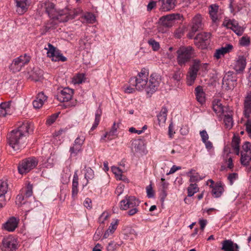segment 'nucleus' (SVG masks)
I'll return each mask as SVG.
<instances>
[{"label":"nucleus","mask_w":251,"mask_h":251,"mask_svg":"<svg viewBox=\"0 0 251 251\" xmlns=\"http://www.w3.org/2000/svg\"><path fill=\"white\" fill-rule=\"evenodd\" d=\"M236 75L232 72H227L223 78V88L226 90H232L236 86Z\"/></svg>","instance_id":"7"},{"label":"nucleus","mask_w":251,"mask_h":251,"mask_svg":"<svg viewBox=\"0 0 251 251\" xmlns=\"http://www.w3.org/2000/svg\"><path fill=\"white\" fill-rule=\"evenodd\" d=\"M25 198H28L32 196L33 194V186L30 183H28L25 188Z\"/></svg>","instance_id":"46"},{"label":"nucleus","mask_w":251,"mask_h":251,"mask_svg":"<svg viewBox=\"0 0 251 251\" xmlns=\"http://www.w3.org/2000/svg\"><path fill=\"white\" fill-rule=\"evenodd\" d=\"M118 127V125L116 124V123L114 122L109 132H107L109 134V140H111L117 137V132Z\"/></svg>","instance_id":"40"},{"label":"nucleus","mask_w":251,"mask_h":251,"mask_svg":"<svg viewBox=\"0 0 251 251\" xmlns=\"http://www.w3.org/2000/svg\"><path fill=\"white\" fill-rule=\"evenodd\" d=\"M125 186L124 184H120L117 186L115 190V194L118 196L121 195L124 192Z\"/></svg>","instance_id":"54"},{"label":"nucleus","mask_w":251,"mask_h":251,"mask_svg":"<svg viewBox=\"0 0 251 251\" xmlns=\"http://www.w3.org/2000/svg\"><path fill=\"white\" fill-rule=\"evenodd\" d=\"M82 18L85 20L86 23L88 24H93L96 21V17L95 15L90 12L85 13L82 16Z\"/></svg>","instance_id":"43"},{"label":"nucleus","mask_w":251,"mask_h":251,"mask_svg":"<svg viewBox=\"0 0 251 251\" xmlns=\"http://www.w3.org/2000/svg\"><path fill=\"white\" fill-rule=\"evenodd\" d=\"M246 66V59L243 55H239L234 60L233 69L237 73H239L244 71Z\"/></svg>","instance_id":"19"},{"label":"nucleus","mask_w":251,"mask_h":251,"mask_svg":"<svg viewBox=\"0 0 251 251\" xmlns=\"http://www.w3.org/2000/svg\"><path fill=\"white\" fill-rule=\"evenodd\" d=\"M182 74L180 71H176L173 75V78L177 81L180 80L181 78Z\"/></svg>","instance_id":"62"},{"label":"nucleus","mask_w":251,"mask_h":251,"mask_svg":"<svg viewBox=\"0 0 251 251\" xmlns=\"http://www.w3.org/2000/svg\"><path fill=\"white\" fill-rule=\"evenodd\" d=\"M17 249L18 241L16 238L8 236L3 239L0 246L2 251H16Z\"/></svg>","instance_id":"9"},{"label":"nucleus","mask_w":251,"mask_h":251,"mask_svg":"<svg viewBox=\"0 0 251 251\" xmlns=\"http://www.w3.org/2000/svg\"><path fill=\"white\" fill-rule=\"evenodd\" d=\"M47 99L48 97L45 95L44 92L39 93L36 96V99L32 102L33 107L36 109L41 108L45 102L47 101Z\"/></svg>","instance_id":"22"},{"label":"nucleus","mask_w":251,"mask_h":251,"mask_svg":"<svg viewBox=\"0 0 251 251\" xmlns=\"http://www.w3.org/2000/svg\"><path fill=\"white\" fill-rule=\"evenodd\" d=\"M200 61L198 59H194L193 64L189 69L187 75V83L188 85H192L196 80L198 72L200 70Z\"/></svg>","instance_id":"10"},{"label":"nucleus","mask_w":251,"mask_h":251,"mask_svg":"<svg viewBox=\"0 0 251 251\" xmlns=\"http://www.w3.org/2000/svg\"><path fill=\"white\" fill-rule=\"evenodd\" d=\"M222 51L223 52L224 54L225 55L226 53H229L231 52L233 49V46L230 44H226L225 47H223L220 48Z\"/></svg>","instance_id":"49"},{"label":"nucleus","mask_w":251,"mask_h":251,"mask_svg":"<svg viewBox=\"0 0 251 251\" xmlns=\"http://www.w3.org/2000/svg\"><path fill=\"white\" fill-rule=\"evenodd\" d=\"M195 94L197 100L200 103L202 104L205 101V93L201 86H199L196 88Z\"/></svg>","instance_id":"35"},{"label":"nucleus","mask_w":251,"mask_h":251,"mask_svg":"<svg viewBox=\"0 0 251 251\" xmlns=\"http://www.w3.org/2000/svg\"><path fill=\"white\" fill-rule=\"evenodd\" d=\"M118 224V220H117L112 222L110 224V225L109 226L108 229L106 231H105V232L103 234V237L104 238H107L108 237H109L110 235H111L116 230Z\"/></svg>","instance_id":"33"},{"label":"nucleus","mask_w":251,"mask_h":251,"mask_svg":"<svg viewBox=\"0 0 251 251\" xmlns=\"http://www.w3.org/2000/svg\"><path fill=\"white\" fill-rule=\"evenodd\" d=\"M111 170L113 173L117 176H121L122 172L121 169L117 167H112Z\"/></svg>","instance_id":"60"},{"label":"nucleus","mask_w":251,"mask_h":251,"mask_svg":"<svg viewBox=\"0 0 251 251\" xmlns=\"http://www.w3.org/2000/svg\"><path fill=\"white\" fill-rule=\"evenodd\" d=\"M251 38L248 36H244L239 41V44L242 47H248L250 45Z\"/></svg>","instance_id":"45"},{"label":"nucleus","mask_w":251,"mask_h":251,"mask_svg":"<svg viewBox=\"0 0 251 251\" xmlns=\"http://www.w3.org/2000/svg\"><path fill=\"white\" fill-rule=\"evenodd\" d=\"M82 148L78 145H76L75 144L73 145L72 147H70L69 151L70 152V156L74 157L77 155V154L81 152Z\"/></svg>","instance_id":"42"},{"label":"nucleus","mask_w":251,"mask_h":251,"mask_svg":"<svg viewBox=\"0 0 251 251\" xmlns=\"http://www.w3.org/2000/svg\"><path fill=\"white\" fill-rule=\"evenodd\" d=\"M177 0H158L160 10L164 12L170 11L175 8Z\"/></svg>","instance_id":"18"},{"label":"nucleus","mask_w":251,"mask_h":251,"mask_svg":"<svg viewBox=\"0 0 251 251\" xmlns=\"http://www.w3.org/2000/svg\"><path fill=\"white\" fill-rule=\"evenodd\" d=\"M85 141V138L83 136H78L75 140L74 144L78 145L82 148V145L83 144Z\"/></svg>","instance_id":"51"},{"label":"nucleus","mask_w":251,"mask_h":251,"mask_svg":"<svg viewBox=\"0 0 251 251\" xmlns=\"http://www.w3.org/2000/svg\"><path fill=\"white\" fill-rule=\"evenodd\" d=\"M240 138L238 136L234 135L231 142V147L234 152L237 155L240 154Z\"/></svg>","instance_id":"30"},{"label":"nucleus","mask_w":251,"mask_h":251,"mask_svg":"<svg viewBox=\"0 0 251 251\" xmlns=\"http://www.w3.org/2000/svg\"><path fill=\"white\" fill-rule=\"evenodd\" d=\"M211 188L212 189V195L215 198L220 197L224 191V186L221 182H217L214 186Z\"/></svg>","instance_id":"25"},{"label":"nucleus","mask_w":251,"mask_h":251,"mask_svg":"<svg viewBox=\"0 0 251 251\" xmlns=\"http://www.w3.org/2000/svg\"><path fill=\"white\" fill-rule=\"evenodd\" d=\"M20 219L14 216L9 218L2 225V228L8 232H13L18 227Z\"/></svg>","instance_id":"15"},{"label":"nucleus","mask_w":251,"mask_h":251,"mask_svg":"<svg viewBox=\"0 0 251 251\" xmlns=\"http://www.w3.org/2000/svg\"><path fill=\"white\" fill-rule=\"evenodd\" d=\"M33 131V125L24 122L17 129L13 130L8 135L9 145L15 151H19L26 146L25 136Z\"/></svg>","instance_id":"2"},{"label":"nucleus","mask_w":251,"mask_h":251,"mask_svg":"<svg viewBox=\"0 0 251 251\" xmlns=\"http://www.w3.org/2000/svg\"><path fill=\"white\" fill-rule=\"evenodd\" d=\"M211 34L209 32H201L195 38V45L201 49H206L210 43Z\"/></svg>","instance_id":"12"},{"label":"nucleus","mask_w":251,"mask_h":251,"mask_svg":"<svg viewBox=\"0 0 251 251\" xmlns=\"http://www.w3.org/2000/svg\"><path fill=\"white\" fill-rule=\"evenodd\" d=\"M156 6V2L151 0L147 5V11H151Z\"/></svg>","instance_id":"59"},{"label":"nucleus","mask_w":251,"mask_h":251,"mask_svg":"<svg viewBox=\"0 0 251 251\" xmlns=\"http://www.w3.org/2000/svg\"><path fill=\"white\" fill-rule=\"evenodd\" d=\"M168 109L166 107L163 106L160 112L157 115L158 123L159 126L163 125L166 121Z\"/></svg>","instance_id":"29"},{"label":"nucleus","mask_w":251,"mask_h":251,"mask_svg":"<svg viewBox=\"0 0 251 251\" xmlns=\"http://www.w3.org/2000/svg\"><path fill=\"white\" fill-rule=\"evenodd\" d=\"M200 135L201 138V140L202 142H205L206 141L208 140L209 139V136L205 130H203L201 131H200Z\"/></svg>","instance_id":"56"},{"label":"nucleus","mask_w":251,"mask_h":251,"mask_svg":"<svg viewBox=\"0 0 251 251\" xmlns=\"http://www.w3.org/2000/svg\"><path fill=\"white\" fill-rule=\"evenodd\" d=\"M244 113L247 117H249L251 113V92L248 93L244 101Z\"/></svg>","instance_id":"28"},{"label":"nucleus","mask_w":251,"mask_h":251,"mask_svg":"<svg viewBox=\"0 0 251 251\" xmlns=\"http://www.w3.org/2000/svg\"><path fill=\"white\" fill-rule=\"evenodd\" d=\"M16 7V12L19 15H23L28 10L31 0H14Z\"/></svg>","instance_id":"16"},{"label":"nucleus","mask_w":251,"mask_h":251,"mask_svg":"<svg viewBox=\"0 0 251 251\" xmlns=\"http://www.w3.org/2000/svg\"><path fill=\"white\" fill-rule=\"evenodd\" d=\"M251 161V154H241L240 162L242 165L247 167Z\"/></svg>","instance_id":"41"},{"label":"nucleus","mask_w":251,"mask_h":251,"mask_svg":"<svg viewBox=\"0 0 251 251\" xmlns=\"http://www.w3.org/2000/svg\"><path fill=\"white\" fill-rule=\"evenodd\" d=\"M194 50L191 46H181L176 51L177 62L179 66L185 65L192 58Z\"/></svg>","instance_id":"4"},{"label":"nucleus","mask_w":251,"mask_h":251,"mask_svg":"<svg viewBox=\"0 0 251 251\" xmlns=\"http://www.w3.org/2000/svg\"><path fill=\"white\" fill-rule=\"evenodd\" d=\"M30 59L31 57L27 53L21 55L13 60L9 68L13 73L18 72L29 62Z\"/></svg>","instance_id":"5"},{"label":"nucleus","mask_w":251,"mask_h":251,"mask_svg":"<svg viewBox=\"0 0 251 251\" xmlns=\"http://www.w3.org/2000/svg\"><path fill=\"white\" fill-rule=\"evenodd\" d=\"M223 25L232 29L238 36H241L245 30V28L240 26L238 22L235 20L225 19Z\"/></svg>","instance_id":"14"},{"label":"nucleus","mask_w":251,"mask_h":251,"mask_svg":"<svg viewBox=\"0 0 251 251\" xmlns=\"http://www.w3.org/2000/svg\"><path fill=\"white\" fill-rule=\"evenodd\" d=\"M213 109L214 111L219 116L224 114V106L218 99L214 100L212 102Z\"/></svg>","instance_id":"26"},{"label":"nucleus","mask_w":251,"mask_h":251,"mask_svg":"<svg viewBox=\"0 0 251 251\" xmlns=\"http://www.w3.org/2000/svg\"><path fill=\"white\" fill-rule=\"evenodd\" d=\"M120 245L115 243L114 241H111L108 244L106 247L107 251H116L119 248Z\"/></svg>","instance_id":"48"},{"label":"nucleus","mask_w":251,"mask_h":251,"mask_svg":"<svg viewBox=\"0 0 251 251\" xmlns=\"http://www.w3.org/2000/svg\"><path fill=\"white\" fill-rule=\"evenodd\" d=\"M199 191V188L196 183H191L187 188L188 197H192Z\"/></svg>","instance_id":"39"},{"label":"nucleus","mask_w":251,"mask_h":251,"mask_svg":"<svg viewBox=\"0 0 251 251\" xmlns=\"http://www.w3.org/2000/svg\"><path fill=\"white\" fill-rule=\"evenodd\" d=\"M10 102H2L0 104V117H5L10 114Z\"/></svg>","instance_id":"32"},{"label":"nucleus","mask_w":251,"mask_h":251,"mask_svg":"<svg viewBox=\"0 0 251 251\" xmlns=\"http://www.w3.org/2000/svg\"><path fill=\"white\" fill-rule=\"evenodd\" d=\"M44 7L46 13L50 18L57 20L59 22H66L73 19L83 11L80 8L73 9L66 8L59 10L56 8L55 4L52 0H46L44 3Z\"/></svg>","instance_id":"3"},{"label":"nucleus","mask_w":251,"mask_h":251,"mask_svg":"<svg viewBox=\"0 0 251 251\" xmlns=\"http://www.w3.org/2000/svg\"><path fill=\"white\" fill-rule=\"evenodd\" d=\"M147 197L149 198H153L154 196V193L151 184H150L146 187Z\"/></svg>","instance_id":"52"},{"label":"nucleus","mask_w":251,"mask_h":251,"mask_svg":"<svg viewBox=\"0 0 251 251\" xmlns=\"http://www.w3.org/2000/svg\"><path fill=\"white\" fill-rule=\"evenodd\" d=\"M74 95V90L69 87L57 89L56 99L60 102H67L72 100Z\"/></svg>","instance_id":"13"},{"label":"nucleus","mask_w":251,"mask_h":251,"mask_svg":"<svg viewBox=\"0 0 251 251\" xmlns=\"http://www.w3.org/2000/svg\"><path fill=\"white\" fill-rule=\"evenodd\" d=\"M181 169V167L176 166V165H173L172 167L171 168L169 173H167V175H170L174 174L176 171Z\"/></svg>","instance_id":"64"},{"label":"nucleus","mask_w":251,"mask_h":251,"mask_svg":"<svg viewBox=\"0 0 251 251\" xmlns=\"http://www.w3.org/2000/svg\"><path fill=\"white\" fill-rule=\"evenodd\" d=\"M238 174L236 173L229 174L227 176V179L229 182L230 185H232L237 178H238Z\"/></svg>","instance_id":"50"},{"label":"nucleus","mask_w":251,"mask_h":251,"mask_svg":"<svg viewBox=\"0 0 251 251\" xmlns=\"http://www.w3.org/2000/svg\"><path fill=\"white\" fill-rule=\"evenodd\" d=\"M251 154V144L248 141L244 142L242 145L241 154Z\"/></svg>","instance_id":"44"},{"label":"nucleus","mask_w":251,"mask_h":251,"mask_svg":"<svg viewBox=\"0 0 251 251\" xmlns=\"http://www.w3.org/2000/svg\"><path fill=\"white\" fill-rule=\"evenodd\" d=\"M38 164V161L34 157L26 158L22 161L18 166L19 173L21 175L26 174L34 168Z\"/></svg>","instance_id":"6"},{"label":"nucleus","mask_w":251,"mask_h":251,"mask_svg":"<svg viewBox=\"0 0 251 251\" xmlns=\"http://www.w3.org/2000/svg\"><path fill=\"white\" fill-rule=\"evenodd\" d=\"M58 117L57 114H53L50 116L47 120L46 123L49 125L52 124L56 120Z\"/></svg>","instance_id":"55"},{"label":"nucleus","mask_w":251,"mask_h":251,"mask_svg":"<svg viewBox=\"0 0 251 251\" xmlns=\"http://www.w3.org/2000/svg\"><path fill=\"white\" fill-rule=\"evenodd\" d=\"M45 50H47V57L50 58L52 61H66L67 58L60 53L55 47L50 43L48 44V47H45Z\"/></svg>","instance_id":"8"},{"label":"nucleus","mask_w":251,"mask_h":251,"mask_svg":"<svg viewBox=\"0 0 251 251\" xmlns=\"http://www.w3.org/2000/svg\"><path fill=\"white\" fill-rule=\"evenodd\" d=\"M222 55H224L223 52L222 51L221 49H219L216 50L214 54V57L217 59H219L221 57Z\"/></svg>","instance_id":"61"},{"label":"nucleus","mask_w":251,"mask_h":251,"mask_svg":"<svg viewBox=\"0 0 251 251\" xmlns=\"http://www.w3.org/2000/svg\"><path fill=\"white\" fill-rule=\"evenodd\" d=\"M140 202V201L134 196L126 195L120 202L119 207L122 210H126L130 208L138 206Z\"/></svg>","instance_id":"11"},{"label":"nucleus","mask_w":251,"mask_h":251,"mask_svg":"<svg viewBox=\"0 0 251 251\" xmlns=\"http://www.w3.org/2000/svg\"><path fill=\"white\" fill-rule=\"evenodd\" d=\"M219 6L216 5H211L209 7V13L211 19L214 22L218 20L217 12Z\"/></svg>","instance_id":"37"},{"label":"nucleus","mask_w":251,"mask_h":251,"mask_svg":"<svg viewBox=\"0 0 251 251\" xmlns=\"http://www.w3.org/2000/svg\"><path fill=\"white\" fill-rule=\"evenodd\" d=\"M246 130L248 133L249 136L251 138V120L248 119L245 124Z\"/></svg>","instance_id":"53"},{"label":"nucleus","mask_w":251,"mask_h":251,"mask_svg":"<svg viewBox=\"0 0 251 251\" xmlns=\"http://www.w3.org/2000/svg\"><path fill=\"white\" fill-rule=\"evenodd\" d=\"M138 211V206H135L130 208L127 213L128 215L131 216L136 214Z\"/></svg>","instance_id":"58"},{"label":"nucleus","mask_w":251,"mask_h":251,"mask_svg":"<svg viewBox=\"0 0 251 251\" xmlns=\"http://www.w3.org/2000/svg\"><path fill=\"white\" fill-rule=\"evenodd\" d=\"M224 122L226 128L228 129L231 128L233 126V115L232 112L224 113Z\"/></svg>","instance_id":"27"},{"label":"nucleus","mask_w":251,"mask_h":251,"mask_svg":"<svg viewBox=\"0 0 251 251\" xmlns=\"http://www.w3.org/2000/svg\"><path fill=\"white\" fill-rule=\"evenodd\" d=\"M85 79L86 77L84 74L78 73L74 75L72 79V82L74 84H79L84 82Z\"/></svg>","instance_id":"38"},{"label":"nucleus","mask_w":251,"mask_h":251,"mask_svg":"<svg viewBox=\"0 0 251 251\" xmlns=\"http://www.w3.org/2000/svg\"><path fill=\"white\" fill-rule=\"evenodd\" d=\"M78 176L76 173H75L74 175L73 182H72V196L74 199H75L76 197L78 192Z\"/></svg>","instance_id":"31"},{"label":"nucleus","mask_w":251,"mask_h":251,"mask_svg":"<svg viewBox=\"0 0 251 251\" xmlns=\"http://www.w3.org/2000/svg\"><path fill=\"white\" fill-rule=\"evenodd\" d=\"M15 202L18 206H22V210L25 212H28L31 209L29 206L30 203L25 200V197L22 194H19L17 196Z\"/></svg>","instance_id":"23"},{"label":"nucleus","mask_w":251,"mask_h":251,"mask_svg":"<svg viewBox=\"0 0 251 251\" xmlns=\"http://www.w3.org/2000/svg\"><path fill=\"white\" fill-rule=\"evenodd\" d=\"M179 16V14H169L161 17L159 19V23L161 25L165 27H171L173 26L174 21Z\"/></svg>","instance_id":"17"},{"label":"nucleus","mask_w":251,"mask_h":251,"mask_svg":"<svg viewBox=\"0 0 251 251\" xmlns=\"http://www.w3.org/2000/svg\"><path fill=\"white\" fill-rule=\"evenodd\" d=\"M84 171V176L86 180L85 184H83V187L88 184L89 179H92L94 177V172L90 167L85 166Z\"/></svg>","instance_id":"36"},{"label":"nucleus","mask_w":251,"mask_h":251,"mask_svg":"<svg viewBox=\"0 0 251 251\" xmlns=\"http://www.w3.org/2000/svg\"><path fill=\"white\" fill-rule=\"evenodd\" d=\"M160 78L156 74H152L149 77V70L147 68H142L137 75L130 78L129 82L134 86L138 91L145 90L150 96L158 89Z\"/></svg>","instance_id":"1"},{"label":"nucleus","mask_w":251,"mask_h":251,"mask_svg":"<svg viewBox=\"0 0 251 251\" xmlns=\"http://www.w3.org/2000/svg\"><path fill=\"white\" fill-rule=\"evenodd\" d=\"M201 179H202V178L200 177L198 175H190L189 181L191 182H197Z\"/></svg>","instance_id":"63"},{"label":"nucleus","mask_w":251,"mask_h":251,"mask_svg":"<svg viewBox=\"0 0 251 251\" xmlns=\"http://www.w3.org/2000/svg\"><path fill=\"white\" fill-rule=\"evenodd\" d=\"M203 26L201 16L200 14L195 16L192 21L191 29L193 32L195 33L199 30L202 29Z\"/></svg>","instance_id":"20"},{"label":"nucleus","mask_w":251,"mask_h":251,"mask_svg":"<svg viewBox=\"0 0 251 251\" xmlns=\"http://www.w3.org/2000/svg\"><path fill=\"white\" fill-rule=\"evenodd\" d=\"M8 190V184L6 180L0 179V199L6 201L5 194Z\"/></svg>","instance_id":"34"},{"label":"nucleus","mask_w":251,"mask_h":251,"mask_svg":"<svg viewBox=\"0 0 251 251\" xmlns=\"http://www.w3.org/2000/svg\"><path fill=\"white\" fill-rule=\"evenodd\" d=\"M84 205L87 209H91L92 208L91 200L90 198H87L84 201Z\"/></svg>","instance_id":"57"},{"label":"nucleus","mask_w":251,"mask_h":251,"mask_svg":"<svg viewBox=\"0 0 251 251\" xmlns=\"http://www.w3.org/2000/svg\"><path fill=\"white\" fill-rule=\"evenodd\" d=\"M240 247L231 240H225L222 242V250L224 251H239Z\"/></svg>","instance_id":"21"},{"label":"nucleus","mask_w":251,"mask_h":251,"mask_svg":"<svg viewBox=\"0 0 251 251\" xmlns=\"http://www.w3.org/2000/svg\"><path fill=\"white\" fill-rule=\"evenodd\" d=\"M132 148L134 151L141 155L145 153L146 147L143 141L141 139L134 140L132 142Z\"/></svg>","instance_id":"24"},{"label":"nucleus","mask_w":251,"mask_h":251,"mask_svg":"<svg viewBox=\"0 0 251 251\" xmlns=\"http://www.w3.org/2000/svg\"><path fill=\"white\" fill-rule=\"evenodd\" d=\"M148 44L151 47L154 51H157L160 48L159 43L153 39H150L148 41Z\"/></svg>","instance_id":"47"}]
</instances>
